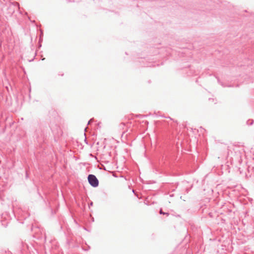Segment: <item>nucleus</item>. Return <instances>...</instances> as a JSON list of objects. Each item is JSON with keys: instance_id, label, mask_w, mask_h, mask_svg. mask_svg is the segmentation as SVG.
<instances>
[{"instance_id": "1", "label": "nucleus", "mask_w": 254, "mask_h": 254, "mask_svg": "<svg viewBox=\"0 0 254 254\" xmlns=\"http://www.w3.org/2000/svg\"><path fill=\"white\" fill-rule=\"evenodd\" d=\"M88 180L89 184L93 187H96L98 186V180L94 175H89L88 177Z\"/></svg>"}, {"instance_id": "2", "label": "nucleus", "mask_w": 254, "mask_h": 254, "mask_svg": "<svg viewBox=\"0 0 254 254\" xmlns=\"http://www.w3.org/2000/svg\"><path fill=\"white\" fill-rule=\"evenodd\" d=\"M160 213L161 214H164V213L162 212V210H160Z\"/></svg>"}]
</instances>
